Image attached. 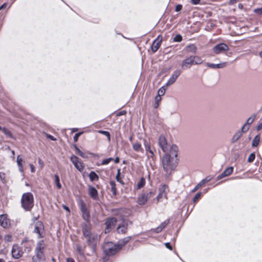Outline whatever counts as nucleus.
Wrapping results in <instances>:
<instances>
[{
    "label": "nucleus",
    "mask_w": 262,
    "mask_h": 262,
    "mask_svg": "<svg viewBox=\"0 0 262 262\" xmlns=\"http://www.w3.org/2000/svg\"><path fill=\"white\" fill-rule=\"evenodd\" d=\"M45 247L46 245L43 240L37 243L35 250V255L32 257L33 262H42L45 260L46 258L44 254Z\"/></svg>",
    "instance_id": "nucleus-1"
},
{
    "label": "nucleus",
    "mask_w": 262,
    "mask_h": 262,
    "mask_svg": "<svg viewBox=\"0 0 262 262\" xmlns=\"http://www.w3.org/2000/svg\"><path fill=\"white\" fill-rule=\"evenodd\" d=\"M82 233L88 244L94 246L98 240V235L91 232V227L88 225L84 226L82 229Z\"/></svg>",
    "instance_id": "nucleus-2"
},
{
    "label": "nucleus",
    "mask_w": 262,
    "mask_h": 262,
    "mask_svg": "<svg viewBox=\"0 0 262 262\" xmlns=\"http://www.w3.org/2000/svg\"><path fill=\"white\" fill-rule=\"evenodd\" d=\"M34 198L30 192H26L22 195L21 204L23 208L27 210H30L33 206Z\"/></svg>",
    "instance_id": "nucleus-3"
},
{
    "label": "nucleus",
    "mask_w": 262,
    "mask_h": 262,
    "mask_svg": "<svg viewBox=\"0 0 262 262\" xmlns=\"http://www.w3.org/2000/svg\"><path fill=\"white\" fill-rule=\"evenodd\" d=\"M123 245H121L120 247V245L117 246L116 245H114L112 242H107L104 244L103 245V250L105 253L106 255H111L115 254V253L116 252V251L121 248V247Z\"/></svg>",
    "instance_id": "nucleus-4"
},
{
    "label": "nucleus",
    "mask_w": 262,
    "mask_h": 262,
    "mask_svg": "<svg viewBox=\"0 0 262 262\" xmlns=\"http://www.w3.org/2000/svg\"><path fill=\"white\" fill-rule=\"evenodd\" d=\"M70 160L79 171L82 172L84 170V164L78 157L75 155H72L70 158Z\"/></svg>",
    "instance_id": "nucleus-5"
},
{
    "label": "nucleus",
    "mask_w": 262,
    "mask_h": 262,
    "mask_svg": "<svg viewBox=\"0 0 262 262\" xmlns=\"http://www.w3.org/2000/svg\"><path fill=\"white\" fill-rule=\"evenodd\" d=\"M162 164L164 169L167 172H170L173 169V165L171 164L170 156L168 155H165L162 158Z\"/></svg>",
    "instance_id": "nucleus-6"
},
{
    "label": "nucleus",
    "mask_w": 262,
    "mask_h": 262,
    "mask_svg": "<svg viewBox=\"0 0 262 262\" xmlns=\"http://www.w3.org/2000/svg\"><path fill=\"white\" fill-rule=\"evenodd\" d=\"M169 191L168 187L166 185H162L158 190V194L157 196L158 202L161 201L162 199H167V194Z\"/></svg>",
    "instance_id": "nucleus-7"
},
{
    "label": "nucleus",
    "mask_w": 262,
    "mask_h": 262,
    "mask_svg": "<svg viewBox=\"0 0 262 262\" xmlns=\"http://www.w3.org/2000/svg\"><path fill=\"white\" fill-rule=\"evenodd\" d=\"M228 46L224 43H221L215 45L212 49L213 52L216 54L224 53L229 50Z\"/></svg>",
    "instance_id": "nucleus-8"
},
{
    "label": "nucleus",
    "mask_w": 262,
    "mask_h": 262,
    "mask_svg": "<svg viewBox=\"0 0 262 262\" xmlns=\"http://www.w3.org/2000/svg\"><path fill=\"white\" fill-rule=\"evenodd\" d=\"M34 232L37 234L38 238H41L44 236V227L42 222H38L36 223Z\"/></svg>",
    "instance_id": "nucleus-9"
},
{
    "label": "nucleus",
    "mask_w": 262,
    "mask_h": 262,
    "mask_svg": "<svg viewBox=\"0 0 262 262\" xmlns=\"http://www.w3.org/2000/svg\"><path fill=\"white\" fill-rule=\"evenodd\" d=\"M255 119V115H252L246 120L245 124L243 125L241 128L242 132L245 133L248 131L251 125L254 122Z\"/></svg>",
    "instance_id": "nucleus-10"
},
{
    "label": "nucleus",
    "mask_w": 262,
    "mask_h": 262,
    "mask_svg": "<svg viewBox=\"0 0 262 262\" xmlns=\"http://www.w3.org/2000/svg\"><path fill=\"white\" fill-rule=\"evenodd\" d=\"M11 253L13 257L15 258H19L22 256L23 252L21 248L18 245H14L12 247Z\"/></svg>",
    "instance_id": "nucleus-11"
},
{
    "label": "nucleus",
    "mask_w": 262,
    "mask_h": 262,
    "mask_svg": "<svg viewBox=\"0 0 262 262\" xmlns=\"http://www.w3.org/2000/svg\"><path fill=\"white\" fill-rule=\"evenodd\" d=\"M0 225L4 228H8L10 227V221L7 217L6 214H2L0 215Z\"/></svg>",
    "instance_id": "nucleus-12"
},
{
    "label": "nucleus",
    "mask_w": 262,
    "mask_h": 262,
    "mask_svg": "<svg viewBox=\"0 0 262 262\" xmlns=\"http://www.w3.org/2000/svg\"><path fill=\"white\" fill-rule=\"evenodd\" d=\"M192 65H193V61L190 56L182 61L181 67L183 69L186 70L189 69Z\"/></svg>",
    "instance_id": "nucleus-13"
},
{
    "label": "nucleus",
    "mask_w": 262,
    "mask_h": 262,
    "mask_svg": "<svg viewBox=\"0 0 262 262\" xmlns=\"http://www.w3.org/2000/svg\"><path fill=\"white\" fill-rule=\"evenodd\" d=\"M205 64L207 67L213 69H222L226 66V63L225 62H220L219 63L207 62Z\"/></svg>",
    "instance_id": "nucleus-14"
},
{
    "label": "nucleus",
    "mask_w": 262,
    "mask_h": 262,
    "mask_svg": "<svg viewBox=\"0 0 262 262\" xmlns=\"http://www.w3.org/2000/svg\"><path fill=\"white\" fill-rule=\"evenodd\" d=\"M180 74V72L179 71H176L174 74H173L169 79L168 80L167 82L166 83V86L168 87L169 85L173 83L177 80Z\"/></svg>",
    "instance_id": "nucleus-15"
},
{
    "label": "nucleus",
    "mask_w": 262,
    "mask_h": 262,
    "mask_svg": "<svg viewBox=\"0 0 262 262\" xmlns=\"http://www.w3.org/2000/svg\"><path fill=\"white\" fill-rule=\"evenodd\" d=\"M159 144L162 149V150L165 152L167 150V141L166 138L164 136H160L159 139Z\"/></svg>",
    "instance_id": "nucleus-16"
},
{
    "label": "nucleus",
    "mask_w": 262,
    "mask_h": 262,
    "mask_svg": "<svg viewBox=\"0 0 262 262\" xmlns=\"http://www.w3.org/2000/svg\"><path fill=\"white\" fill-rule=\"evenodd\" d=\"M116 222L117 220L115 217H113L107 220V221L106 222V228L105 230V232L106 233L109 232V229L114 226V225L116 224Z\"/></svg>",
    "instance_id": "nucleus-17"
},
{
    "label": "nucleus",
    "mask_w": 262,
    "mask_h": 262,
    "mask_svg": "<svg viewBox=\"0 0 262 262\" xmlns=\"http://www.w3.org/2000/svg\"><path fill=\"white\" fill-rule=\"evenodd\" d=\"M161 41L162 39L160 38L159 36L154 40L151 46V50L154 52H156L158 50L161 46Z\"/></svg>",
    "instance_id": "nucleus-18"
},
{
    "label": "nucleus",
    "mask_w": 262,
    "mask_h": 262,
    "mask_svg": "<svg viewBox=\"0 0 262 262\" xmlns=\"http://www.w3.org/2000/svg\"><path fill=\"white\" fill-rule=\"evenodd\" d=\"M233 168L232 167H229L226 169L224 172L217 177L218 180H220L225 177L230 175L233 172Z\"/></svg>",
    "instance_id": "nucleus-19"
},
{
    "label": "nucleus",
    "mask_w": 262,
    "mask_h": 262,
    "mask_svg": "<svg viewBox=\"0 0 262 262\" xmlns=\"http://www.w3.org/2000/svg\"><path fill=\"white\" fill-rule=\"evenodd\" d=\"M89 193L92 198L94 199H97L98 195V192L94 187L90 186L89 187Z\"/></svg>",
    "instance_id": "nucleus-20"
},
{
    "label": "nucleus",
    "mask_w": 262,
    "mask_h": 262,
    "mask_svg": "<svg viewBox=\"0 0 262 262\" xmlns=\"http://www.w3.org/2000/svg\"><path fill=\"white\" fill-rule=\"evenodd\" d=\"M147 201V197H146L145 194H142L139 196L137 202L139 205H143L145 204Z\"/></svg>",
    "instance_id": "nucleus-21"
},
{
    "label": "nucleus",
    "mask_w": 262,
    "mask_h": 262,
    "mask_svg": "<svg viewBox=\"0 0 262 262\" xmlns=\"http://www.w3.org/2000/svg\"><path fill=\"white\" fill-rule=\"evenodd\" d=\"M24 163V160L20 157V156H18L17 157V163L19 167V169L20 172H23V164Z\"/></svg>",
    "instance_id": "nucleus-22"
},
{
    "label": "nucleus",
    "mask_w": 262,
    "mask_h": 262,
    "mask_svg": "<svg viewBox=\"0 0 262 262\" xmlns=\"http://www.w3.org/2000/svg\"><path fill=\"white\" fill-rule=\"evenodd\" d=\"M127 230V225L124 223L121 225H119L117 228V231L119 233H124Z\"/></svg>",
    "instance_id": "nucleus-23"
},
{
    "label": "nucleus",
    "mask_w": 262,
    "mask_h": 262,
    "mask_svg": "<svg viewBox=\"0 0 262 262\" xmlns=\"http://www.w3.org/2000/svg\"><path fill=\"white\" fill-rule=\"evenodd\" d=\"M191 57L193 61V64H199L203 62L202 59L199 56H191Z\"/></svg>",
    "instance_id": "nucleus-24"
},
{
    "label": "nucleus",
    "mask_w": 262,
    "mask_h": 262,
    "mask_svg": "<svg viewBox=\"0 0 262 262\" xmlns=\"http://www.w3.org/2000/svg\"><path fill=\"white\" fill-rule=\"evenodd\" d=\"M260 135H256L254 138V139L252 141V146L253 147H256L258 145V144L260 142Z\"/></svg>",
    "instance_id": "nucleus-25"
},
{
    "label": "nucleus",
    "mask_w": 262,
    "mask_h": 262,
    "mask_svg": "<svg viewBox=\"0 0 262 262\" xmlns=\"http://www.w3.org/2000/svg\"><path fill=\"white\" fill-rule=\"evenodd\" d=\"M242 133V130L237 132L233 136L232 141L233 142L237 141L241 137Z\"/></svg>",
    "instance_id": "nucleus-26"
},
{
    "label": "nucleus",
    "mask_w": 262,
    "mask_h": 262,
    "mask_svg": "<svg viewBox=\"0 0 262 262\" xmlns=\"http://www.w3.org/2000/svg\"><path fill=\"white\" fill-rule=\"evenodd\" d=\"M210 179H207V178L203 179L194 188L193 191H196L197 189H198L199 188L202 187L203 185H204L205 183H207L210 181Z\"/></svg>",
    "instance_id": "nucleus-27"
},
{
    "label": "nucleus",
    "mask_w": 262,
    "mask_h": 262,
    "mask_svg": "<svg viewBox=\"0 0 262 262\" xmlns=\"http://www.w3.org/2000/svg\"><path fill=\"white\" fill-rule=\"evenodd\" d=\"M81 211L82 212V216L85 220H88L89 217V213L86 209L84 207H82Z\"/></svg>",
    "instance_id": "nucleus-28"
},
{
    "label": "nucleus",
    "mask_w": 262,
    "mask_h": 262,
    "mask_svg": "<svg viewBox=\"0 0 262 262\" xmlns=\"http://www.w3.org/2000/svg\"><path fill=\"white\" fill-rule=\"evenodd\" d=\"M145 184V180L144 178H142L137 183V189H140L142 188Z\"/></svg>",
    "instance_id": "nucleus-29"
},
{
    "label": "nucleus",
    "mask_w": 262,
    "mask_h": 262,
    "mask_svg": "<svg viewBox=\"0 0 262 262\" xmlns=\"http://www.w3.org/2000/svg\"><path fill=\"white\" fill-rule=\"evenodd\" d=\"M167 87L166 86V85L160 88L158 92V96L161 97L164 95L165 93L166 89Z\"/></svg>",
    "instance_id": "nucleus-30"
},
{
    "label": "nucleus",
    "mask_w": 262,
    "mask_h": 262,
    "mask_svg": "<svg viewBox=\"0 0 262 262\" xmlns=\"http://www.w3.org/2000/svg\"><path fill=\"white\" fill-rule=\"evenodd\" d=\"M89 178L91 181H93L98 179V176L94 171H91L89 174Z\"/></svg>",
    "instance_id": "nucleus-31"
},
{
    "label": "nucleus",
    "mask_w": 262,
    "mask_h": 262,
    "mask_svg": "<svg viewBox=\"0 0 262 262\" xmlns=\"http://www.w3.org/2000/svg\"><path fill=\"white\" fill-rule=\"evenodd\" d=\"M133 148L134 150L136 151H139L142 150L141 144L138 142L133 144Z\"/></svg>",
    "instance_id": "nucleus-32"
},
{
    "label": "nucleus",
    "mask_w": 262,
    "mask_h": 262,
    "mask_svg": "<svg viewBox=\"0 0 262 262\" xmlns=\"http://www.w3.org/2000/svg\"><path fill=\"white\" fill-rule=\"evenodd\" d=\"M55 182L57 187L58 189H60L61 188V185L60 183L59 178L57 175H55Z\"/></svg>",
    "instance_id": "nucleus-33"
},
{
    "label": "nucleus",
    "mask_w": 262,
    "mask_h": 262,
    "mask_svg": "<svg viewBox=\"0 0 262 262\" xmlns=\"http://www.w3.org/2000/svg\"><path fill=\"white\" fill-rule=\"evenodd\" d=\"M255 158V154L253 153V152L251 153L249 155V157H248V158L247 159V162L248 163H252V162L254 161Z\"/></svg>",
    "instance_id": "nucleus-34"
},
{
    "label": "nucleus",
    "mask_w": 262,
    "mask_h": 262,
    "mask_svg": "<svg viewBox=\"0 0 262 262\" xmlns=\"http://www.w3.org/2000/svg\"><path fill=\"white\" fill-rule=\"evenodd\" d=\"M98 132V133L106 136L107 137L108 140L110 141L111 138H110V134L109 132H108L107 131H103V130H99Z\"/></svg>",
    "instance_id": "nucleus-35"
},
{
    "label": "nucleus",
    "mask_w": 262,
    "mask_h": 262,
    "mask_svg": "<svg viewBox=\"0 0 262 262\" xmlns=\"http://www.w3.org/2000/svg\"><path fill=\"white\" fill-rule=\"evenodd\" d=\"M167 224L164 222V223H162L160 226L159 227H158L157 229H156V231L157 232H160L165 227V226H166Z\"/></svg>",
    "instance_id": "nucleus-36"
},
{
    "label": "nucleus",
    "mask_w": 262,
    "mask_h": 262,
    "mask_svg": "<svg viewBox=\"0 0 262 262\" xmlns=\"http://www.w3.org/2000/svg\"><path fill=\"white\" fill-rule=\"evenodd\" d=\"M4 240L6 242L10 243L12 241V236L10 234H7L5 236Z\"/></svg>",
    "instance_id": "nucleus-37"
},
{
    "label": "nucleus",
    "mask_w": 262,
    "mask_h": 262,
    "mask_svg": "<svg viewBox=\"0 0 262 262\" xmlns=\"http://www.w3.org/2000/svg\"><path fill=\"white\" fill-rule=\"evenodd\" d=\"M1 130L5 134H6L7 136H9V137H11V132L8 130L6 128H2Z\"/></svg>",
    "instance_id": "nucleus-38"
},
{
    "label": "nucleus",
    "mask_w": 262,
    "mask_h": 262,
    "mask_svg": "<svg viewBox=\"0 0 262 262\" xmlns=\"http://www.w3.org/2000/svg\"><path fill=\"white\" fill-rule=\"evenodd\" d=\"M113 160L114 159L112 158H110L104 159L102 161V165H106V164H108L110 162L113 161Z\"/></svg>",
    "instance_id": "nucleus-39"
},
{
    "label": "nucleus",
    "mask_w": 262,
    "mask_h": 262,
    "mask_svg": "<svg viewBox=\"0 0 262 262\" xmlns=\"http://www.w3.org/2000/svg\"><path fill=\"white\" fill-rule=\"evenodd\" d=\"M155 194V191H150L148 193H147V194H145V196H146V197H147V200H148L150 198L154 197Z\"/></svg>",
    "instance_id": "nucleus-40"
},
{
    "label": "nucleus",
    "mask_w": 262,
    "mask_h": 262,
    "mask_svg": "<svg viewBox=\"0 0 262 262\" xmlns=\"http://www.w3.org/2000/svg\"><path fill=\"white\" fill-rule=\"evenodd\" d=\"M188 50L190 52L194 53L196 51V47L193 45H189Z\"/></svg>",
    "instance_id": "nucleus-41"
},
{
    "label": "nucleus",
    "mask_w": 262,
    "mask_h": 262,
    "mask_svg": "<svg viewBox=\"0 0 262 262\" xmlns=\"http://www.w3.org/2000/svg\"><path fill=\"white\" fill-rule=\"evenodd\" d=\"M117 171H117V176H116V179H117L118 182H120V183H123L122 180L120 178V169H118Z\"/></svg>",
    "instance_id": "nucleus-42"
},
{
    "label": "nucleus",
    "mask_w": 262,
    "mask_h": 262,
    "mask_svg": "<svg viewBox=\"0 0 262 262\" xmlns=\"http://www.w3.org/2000/svg\"><path fill=\"white\" fill-rule=\"evenodd\" d=\"M173 40L176 42H180L182 40V36L179 34L177 35L173 38Z\"/></svg>",
    "instance_id": "nucleus-43"
},
{
    "label": "nucleus",
    "mask_w": 262,
    "mask_h": 262,
    "mask_svg": "<svg viewBox=\"0 0 262 262\" xmlns=\"http://www.w3.org/2000/svg\"><path fill=\"white\" fill-rule=\"evenodd\" d=\"M0 179L3 183L6 182V174L4 172H0Z\"/></svg>",
    "instance_id": "nucleus-44"
},
{
    "label": "nucleus",
    "mask_w": 262,
    "mask_h": 262,
    "mask_svg": "<svg viewBox=\"0 0 262 262\" xmlns=\"http://www.w3.org/2000/svg\"><path fill=\"white\" fill-rule=\"evenodd\" d=\"M201 192L198 193L195 195L194 198H193V202H196L199 199V198L201 197Z\"/></svg>",
    "instance_id": "nucleus-45"
},
{
    "label": "nucleus",
    "mask_w": 262,
    "mask_h": 262,
    "mask_svg": "<svg viewBox=\"0 0 262 262\" xmlns=\"http://www.w3.org/2000/svg\"><path fill=\"white\" fill-rule=\"evenodd\" d=\"M160 100H161V99H155V102H154V107L155 108H157L158 107Z\"/></svg>",
    "instance_id": "nucleus-46"
},
{
    "label": "nucleus",
    "mask_w": 262,
    "mask_h": 262,
    "mask_svg": "<svg viewBox=\"0 0 262 262\" xmlns=\"http://www.w3.org/2000/svg\"><path fill=\"white\" fill-rule=\"evenodd\" d=\"M82 133H77L74 136V140L76 142L78 140L79 137L81 135Z\"/></svg>",
    "instance_id": "nucleus-47"
},
{
    "label": "nucleus",
    "mask_w": 262,
    "mask_h": 262,
    "mask_svg": "<svg viewBox=\"0 0 262 262\" xmlns=\"http://www.w3.org/2000/svg\"><path fill=\"white\" fill-rule=\"evenodd\" d=\"M126 113V111H121V112L117 113L116 116H121V115H125Z\"/></svg>",
    "instance_id": "nucleus-48"
},
{
    "label": "nucleus",
    "mask_w": 262,
    "mask_h": 262,
    "mask_svg": "<svg viewBox=\"0 0 262 262\" xmlns=\"http://www.w3.org/2000/svg\"><path fill=\"white\" fill-rule=\"evenodd\" d=\"M30 167L31 168V172L34 173L35 171V168L33 164H30Z\"/></svg>",
    "instance_id": "nucleus-49"
},
{
    "label": "nucleus",
    "mask_w": 262,
    "mask_h": 262,
    "mask_svg": "<svg viewBox=\"0 0 262 262\" xmlns=\"http://www.w3.org/2000/svg\"><path fill=\"white\" fill-rule=\"evenodd\" d=\"M46 136L48 138L51 139V140H53V141L56 140V139L54 138L53 136H52L50 135H47Z\"/></svg>",
    "instance_id": "nucleus-50"
},
{
    "label": "nucleus",
    "mask_w": 262,
    "mask_h": 262,
    "mask_svg": "<svg viewBox=\"0 0 262 262\" xmlns=\"http://www.w3.org/2000/svg\"><path fill=\"white\" fill-rule=\"evenodd\" d=\"M254 12L258 13V14H262V8L261 9H257L254 10Z\"/></svg>",
    "instance_id": "nucleus-51"
},
{
    "label": "nucleus",
    "mask_w": 262,
    "mask_h": 262,
    "mask_svg": "<svg viewBox=\"0 0 262 262\" xmlns=\"http://www.w3.org/2000/svg\"><path fill=\"white\" fill-rule=\"evenodd\" d=\"M165 245L166 246V248H168L170 250H172V247L171 246V245H170V243H166L165 244Z\"/></svg>",
    "instance_id": "nucleus-52"
},
{
    "label": "nucleus",
    "mask_w": 262,
    "mask_h": 262,
    "mask_svg": "<svg viewBox=\"0 0 262 262\" xmlns=\"http://www.w3.org/2000/svg\"><path fill=\"white\" fill-rule=\"evenodd\" d=\"M145 147L146 150V151H147H147H148V152H149V150H151V149H150V146H149L148 144H147V145H146V144L145 143Z\"/></svg>",
    "instance_id": "nucleus-53"
},
{
    "label": "nucleus",
    "mask_w": 262,
    "mask_h": 262,
    "mask_svg": "<svg viewBox=\"0 0 262 262\" xmlns=\"http://www.w3.org/2000/svg\"><path fill=\"white\" fill-rule=\"evenodd\" d=\"M182 9V6L181 5H178L176 8V11L178 12L180 11Z\"/></svg>",
    "instance_id": "nucleus-54"
},
{
    "label": "nucleus",
    "mask_w": 262,
    "mask_h": 262,
    "mask_svg": "<svg viewBox=\"0 0 262 262\" xmlns=\"http://www.w3.org/2000/svg\"><path fill=\"white\" fill-rule=\"evenodd\" d=\"M111 185H112V188L113 191L114 192H115V191H116V189H115V186H115V183H114V182H111Z\"/></svg>",
    "instance_id": "nucleus-55"
},
{
    "label": "nucleus",
    "mask_w": 262,
    "mask_h": 262,
    "mask_svg": "<svg viewBox=\"0 0 262 262\" xmlns=\"http://www.w3.org/2000/svg\"><path fill=\"white\" fill-rule=\"evenodd\" d=\"M79 155L81 157L84 158H87V156L82 151H81L79 154Z\"/></svg>",
    "instance_id": "nucleus-56"
},
{
    "label": "nucleus",
    "mask_w": 262,
    "mask_h": 262,
    "mask_svg": "<svg viewBox=\"0 0 262 262\" xmlns=\"http://www.w3.org/2000/svg\"><path fill=\"white\" fill-rule=\"evenodd\" d=\"M200 1V0H191V3L194 5H196L198 4Z\"/></svg>",
    "instance_id": "nucleus-57"
},
{
    "label": "nucleus",
    "mask_w": 262,
    "mask_h": 262,
    "mask_svg": "<svg viewBox=\"0 0 262 262\" xmlns=\"http://www.w3.org/2000/svg\"><path fill=\"white\" fill-rule=\"evenodd\" d=\"M261 128H262V123H259V124L257 126V129L258 130H260Z\"/></svg>",
    "instance_id": "nucleus-58"
},
{
    "label": "nucleus",
    "mask_w": 262,
    "mask_h": 262,
    "mask_svg": "<svg viewBox=\"0 0 262 262\" xmlns=\"http://www.w3.org/2000/svg\"><path fill=\"white\" fill-rule=\"evenodd\" d=\"M62 207H63V209H65L67 211H68L69 213L70 212V209H69V207H68L67 206H66L64 205H63Z\"/></svg>",
    "instance_id": "nucleus-59"
},
{
    "label": "nucleus",
    "mask_w": 262,
    "mask_h": 262,
    "mask_svg": "<svg viewBox=\"0 0 262 262\" xmlns=\"http://www.w3.org/2000/svg\"><path fill=\"white\" fill-rule=\"evenodd\" d=\"M38 163L41 167H42L43 166V162L40 159H39V160H38Z\"/></svg>",
    "instance_id": "nucleus-60"
},
{
    "label": "nucleus",
    "mask_w": 262,
    "mask_h": 262,
    "mask_svg": "<svg viewBox=\"0 0 262 262\" xmlns=\"http://www.w3.org/2000/svg\"><path fill=\"white\" fill-rule=\"evenodd\" d=\"M67 262H75L74 260L71 258H68L67 259Z\"/></svg>",
    "instance_id": "nucleus-61"
},
{
    "label": "nucleus",
    "mask_w": 262,
    "mask_h": 262,
    "mask_svg": "<svg viewBox=\"0 0 262 262\" xmlns=\"http://www.w3.org/2000/svg\"><path fill=\"white\" fill-rule=\"evenodd\" d=\"M75 150L76 152L79 155V154L81 151L77 147L75 146Z\"/></svg>",
    "instance_id": "nucleus-62"
},
{
    "label": "nucleus",
    "mask_w": 262,
    "mask_h": 262,
    "mask_svg": "<svg viewBox=\"0 0 262 262\" xmlns=\"http://www.w3.org/2000/svg\"><path fill=\"white\" fill-rule=\"evenodd\" d=\"M6 7H7V4H4L3 5H2L0 7V10L3 9H4V8H5Z\"/></svg>",
    "instance_id": "nucleus-63"
},
{
    "label": "nucleus",
    "mask_w": 262,
    "mask_h": 262,
    "mask_svg": "<svg viewBox=\"0 0 262 262\" xmlns=\"http://www.w3.org/2000/svg\"><path fill=\"white\" fill-rule=\"evenodd\" d=\"M114 161L116 163H118L120 161V159L119 157H116V159L114 160Z\"/></svg>",
    "instance_id": "nucleus-64"
}]
</instances>
